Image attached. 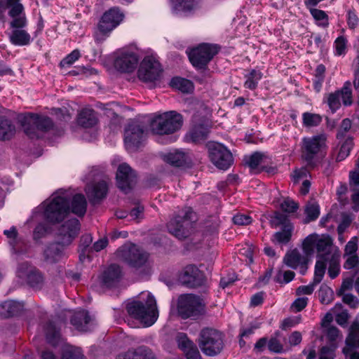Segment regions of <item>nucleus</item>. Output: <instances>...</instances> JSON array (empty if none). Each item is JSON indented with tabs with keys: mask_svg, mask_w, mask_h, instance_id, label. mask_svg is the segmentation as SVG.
<instances>
[{
	"mask_svg": "<svg viewBox=\"0 0 359 359\" xmlns=\"http://www.w3.org/2000/svg\"><path fill=\"white\" fill-rule=\"evenodd\" d=\"M358 238L354 236L346 243L344 249L345 255H355L358 250Z\"/></svg>",
	"mask_w": 359,
	"mask_h": 359,
	"instance_id": "nucleus-52",
	"label": "nucleus"
},
{
	"mask_svg": "<svg viewBox=\"0 0 359 359\" xmlns=\"http://www.w3.org/2000/svg\"><path fill=\"white\" fill-rule=\"evenodd\" d=\"M346 344L348 346L359 347V322L355 320L349 328V333L346 339Z\"/></svg>",
	"mask_w": 359,
	"mask_h": 359,
	"instance_id": "nucleus-33",
	"label": "nucleus"
},
{
	"mask_svg": "<svg viewBox=\"0 0 359 359\" xmlns=\"http://www.w3.org/2000/svg\"><path fill=\"white\" fill-rule=\"evenodd\" d=\"M121 278V269L118 265L112 264L102 273L101 281L106 287H111L118 282Z\"/></svg>",
	"mask_w": 359,
	"mask_h": 359,
	"instance_id": "nucleus-26",
	"label": "nucleus"
},
{
	"mask_svg": "<svg viewBox=\"0 0 359 359\" xmlns=\"http://www.w3.org/2000/svg\"><path fill=\"white\" fill-rule=\"evenodd\" d=\"M309 176V172L306 168H301L294 171L292 175L294 183L299 182L300 180H304Z\"/></svg>",
	"mask_w": 359,
	"mask_h": 359,
	"instance_id": "nucleus-55",
	"label": "nucleus"
},
{
	"mask_svg": "<svg viewBox=\"0 0 359 359\" xmlns=\"http://www.w3.org/2000/svg\"><path fill=\"white\" fill-rule=\"evenodd\" d=\"M172 84L183 92H188L192 88V83L189 81L183 79L172 80Z\"/></svg>",
	"mask_w": 359,
	"mask_h": 359,
	"instance_id": "nucleus-53",
	"label": "nucleus"
},
{
	"mask_svg": "<svg viewBox=\"0 0 359 359\" xmlns=\"http://www.w3.org/2000/svg\"><path fill=\"white\" fill-rule=\"evenodd\" d=\"M161 73L160 63L152 57H146L140 63L137 76L144 82H153L160 79Z\"/></svg>",
	"mask_w": 359,
	"mask_h": 359,
	"instance_id": "nucleus-17",
	"label": "nucleus"
},
{
	"mask_svg": "<svg viewBox=\"0 0 359 359\" xmlns=\"http://www.w3.org/2000/svg\"><path fill=\"white\" fill-rule=\"evenodd\" d=\"M198 345L202 352L209 356L219 353L224 346L222 334L217 330L204 328L201 331Z\"/></svg>",
	"mask_w": 359,
	"mask_h": 359,
	"instance_id": "nucleus-11",
	"label": "nucleus"
},
{
	"mask_svg": "<svg viewBox=\"0 0 359 359\" xmlns=\"http://www.w3.org/2000/svg\"><path fill=\"white\" fill-rule=\"evenodd\" d=\"M336 55H341L345 53L346 39L344 36L338 37L334 42Z\"/></svg>",
	"mask_w": 359,
	"mask_h": 359,
	"instance_id": "nucleus-57",
	"label": "nucleus"
},
{
	"mask_svg": "<svg viewBox=\"0 0 359 359\" xmlns=\"http://www.w3.org/2000/svg\"><path fill=\"white\" fill-rule=\"evenodd\" d=\"M286 216L280 212H276L271 217V223L275 227L283 224H286Z\"/></svg>",
	"mask_w": 359,
	"mask_h": 359,
	"instance_id": "nucleus-60",
	"label": "nucleus"
},
{
	"mask_svg": "<svg viewBox=\"0 0 359 359\" xmlns=\"http://www.w3.org/2000/svg\"><path fill=\"white\" fill-rule=\"evenodd\" d=\"M116 359H154V357L149 348L139 346L118 355Z\"/></svg>",
	"mask_w": 359,
	"mask_h": 359,
	"instance_id": "nucleus-25",
	"label": "nucleus"
},
{
	"mask_svg": "<svg viewBox=\"0 0 359 359\" xmlns=\"http://www.w3.org/2000/svg\"><path fill=\"white\" fill-rule=\"evenodd\" d=\"M218 48L215 45L203 43L188 53L191 64L198 68H203L217 53Z\"/></svg>",
	"mask_w": 359,
	"mask_h": 359,
	"instance_id": "nucleus-15",
	"label": "nucleus"
},
{
	"mask_svg": "<svg viewBox=\"0 0 359 359\" xmlns=\"http://www.w3.org/2000/svg\"><path fill=\"white\" fill-rule=\"evenodd\" d=\"M348 258L344 263V267L348 269H353L359 264V257L355 255H348Z\"/></svg>",
	"mask_w": 359,
	"mask_h": 359,
	"instance_id": "nucleus-62",
	"label": "nucleus"
},
{
	"mask_svg": "<svg viewBox=\"0 0 359 359\" xmlns=\"http://www.w3.org/2000/svg\"><path fill=\"white\" fill-rule=\"evenodd\" d=\"M177 11L188 12L195 6V0H170Z\"/></svg>",
	"mask_w": 359,
	"mask_h": 359,
	"instance_id": "nucleus-41",
	"label": "nucleus"
},
{
	"mask_svg": "<svg viewBox=\"0 0 359 359\" xmlns=\"http://www.w3.org/2000/svg\"><path fill=\"white\" fill-rule=\"evenodd\" d=\"M61 359H83V355L79 348L68 347L64 351Z\"/></svg>",
	"mask_w": 359,
	"mask_h": 359,
	"instance_id": "nucleus-45",
	"label": "nucleus"
},
{
	"mask_svg": "<svg viewBox=\"0 0 359 359\" xmlns=\"http://www.w3.org/2000/svg\"><path fill=\"white\" fill-rule=\"evenodd\" d=\"M233 221L237 225H248L252 222V219L248 215L237 214L233 217Z\"/></svg>",
	"mask_w": 359,
	"mask_h": 359,
	"instance_id": "nucleus-59",
	"label": "nucleus"
},
{
	"mask_svg": "<svg viewBox=\"0 0 359 359\" xmlns=\"http://www.w3.org/2000/svg\"><path fill=\"white\" fill-rule=\"evenodd\" d=\"M264 156L259 152H255L250 156L245 157L246 164L251 170H256L258 166L263 162Z\"/></svg>",
	"mask_w": 359,
	"mask_h": 359,
	"instance_id": "nucleus-43",
	"label": "nucleus"
},
{
	"mask_svg": "<svg viewBox=\"0 0 359 359\" xmlns=\"http://www.w3.org/2000/svg\"><path fill=\"white\" fill-rule=\"evenodd\" d=\"M184 352L187 359H201L200 353L195 345Z\"/></svg>",
	"mask_w": 359,
	"mask_h": 359,
	"instance_id": "nucleus-64",
	"label": "nucleus"
},
{
	"mask_svg": "<svg viewBox=\"0 0 359 359\" xmlns=\"http://www.w3.org/2000/svg\"><path fill=\"white\" fill-rule=\"evenodd\" d=\"M80 56L81 54L78 50H73L60 62L61 67H65L72 65L80 57Z\"/></svg>",
	"mask_w": 359,
	"mask_h": 359,
	"instance_id": "nucleus-50",
	"label": "nucleus"
},
{
	"mask_svg": "<svg viewBox=\"0 0 359 359\" xmlns=\"http://www.w3.org/2000/svg\"><path fill=\"white\" fill-rule=\"evenodd\" d=\"M91 320V317L86 311L81 310L75 312L71 319L72 324L79 331H87L88 325Z\"/></svg>",
	"mask_w": 359,
	"mask_h": 359,
	"instance_id": "nucleus-29",
	"label": "nucleus"
},
{
	"mask_svg": "<svg viewBox=\"0 0 359 359\" xmlns=\"http://www.w3.org/2000/svg\"><path fill=\"white\" fill-rule=\"evenodd\" d=\"M194 212L187 208L183 215H177L172 219L168 224V231L179 239L187 238L191 229Z\"/></svg>",
	"mask_w": 359,
	"mask_h": 359,
	"instance_id": "nucleus-13",
	"label": "nucleus"
},
{
	"mask_svg": "<svg viewBox=\"0 0 359 359\" xmlns=\"http://www.w3.org/2000/svg\"><path fill=\"white\" fill-rule=\"evenodd\" d=\"M108 190V185L106 181L102 180L86 187V192L90 201L96 202L104 198Z\"/></svg>",
	"mask_w": 359,
	"mask_h": 359,
	"instance_id": "nucleus-24",
	"label": "nucleus"
},
{
	"mask_svg": "<svg viewBox=\"0 0 359 359\" xmlns=\"http://www.w3.org/2000/svg\"><path fill=\"white\" fill-rule=\"evenodd\" d=\"M177 341L178 344V346L183 351L191 348L194 344L192 341H191L187 335L184 333H179L177 337Z\"/></svg>",
	"mask_w": 359,
	"mask_h": 359,
	"instance_id": "nucleus-51",
	"label": "nucleus"
},
{
	"mask_svg": "<svg viewBox=\"0 0 359 359\" xmlns=\"http://www.w3.org/2000/svg\"><path fill=\"white\" fill-rule=\"evenodd\" d=\"M327 136L325 133H320L311 137L302 139V158L307 165L313 168L316 165V156L327 148Z\"/></svg>",
	"mask_w": 359,
	"mask_h": 359,
	"instance_id": "nucleus-10",
	"label": "nucleus"
},
{
	"mask_svg": "<svg viewBox=\"0 0 359 359\" xmlns=\"http://www.w3.org/2000/svg\"><path fill=\"white\" fill-rule=\"evenodd\" d=\"M177 310L182 319H196L205 313V303L197 295L184 294L177 299Z\"/></svg>",
	"mask_w": 359,
	"mask_h": 359,
	"instance_id": "nucleus-7",
	"label": "nucleus"
},
{
	"mask_svg": "<svg viewBox=\"0 0 359 359\" xmlns=\"http://www.w3.org/2000/svg\"><path fill=\"white\" fill-rule=\"evenodd\" d=\"M311 256L305 253L303 255L297 249H294L287 252L283 257V263L293 269L299 268L301 273L304 274L308 269L307 265Z\"/></svg>",
	"mask_w": 359,
	"mask_h": 359,
	"instance_id": "nucleus-21",
	"label": "nucleus"
},
{
	"mask_svg": "<svg viewBox=\"0 0 359 359\" xmlns=\"http://www.w3.org/2000/svg\"><path fill=\"white\" fill-rule=\"evenodd\" d=\"M18 274L20 278H26L29 284L34 287L40 286L43 281L42 274L27 263L21 264L18 266Z\"/></svg>",
	"mask_w": 359,
	"mask_h": 359,
	"instance_id": "nucleus-23",
	"label": "nucleus"
},
{
	"mask_svg": "<svg viewBox=\"0 0 359 359\" xmlns=\"http://www.w3.org/2000/svg\"><path fill=\"white\" fill-rule=\"evenodd\" d=\"M23 305L15 301H6L0 305V316L9 318L18 315L22 309Z\"/></svg>",
	"mask_w": 359,
	"mask_h": 359,
	"instance_id": "nucleus-30",
	"label": "nucleus"
},
{
	"mask_svg": "<svg viewBox=\"0 0 359 359\" xmlns=\"http://www.w3.org/2000/svg\"><path fill=\"white\" fill-rule=\"evenodd\" d=\"M340 253L332 255V257L326 259V266L328 265V274L331 278H336L340 271L339 266Z\"/></svg>",
	"mask_w": 359,
	"mask_h": 359,
	"instance_id": "nucleus-34",
	"label": "nucleus"
},
{
	"mask_svg": "<svg viewBox=\"0 0 359 359\" xmlns=\"http://www.w3.org/2000/svg\"><path fill=\"white\" fill-rule=\"evenodd\" d=\"M145 126L138 120L130 121L125 128L124 141L126 149L135 150L142 143L145 136Z\"/></svg>",
	"mask_w": 359,
	"mask_h": 359,
	"instance_id": "nucleus-14",
	"label": "nucleus"
},
{
	"mask_svg": "<svg viewBox=\"0 0 359 359\" xmlns=\"http://www.w3.org/2000/svg\"><path fill=\"white\" fill-rule=\"evenodd\" d=\"M295 273L292 271L282 272L279 271L275 277L276 282L283 285L290 282L294 277Z\"/></svg>",
	"mask_w": 359,
	"mask_h": 359,
	"instance_id": "nucleus-48",
	"label": "nucleus"
},
{
	"mask_svg": "<svg viewBox=\"0 0 359 359\" xmlns=\"http://www.w3.org/2000/svg\"><path fill=\"white\" fill-rule=\"evenodd\" d=\"M77 122L79 126L88 128L97 124V118L94 110L86 108L79 113Z\"/></svg>",
	"mask_w": 359,
	"mask_h": 359,
	"instance_id": "nucleus-28",
	"label": "nucleus"
},
{
	"mask_svg": "<svg viewBox=\"0 0 359 359\" xmlns=\"http://www.w3.org/2000/svg\"><path fill=\"white\" fill-rule=\"evenodd\" d=\"M210 131L208 119L198 115H194L192 119V127L187 134L186 138L188 141L199 143L205 140Z\"/></svg>",
	"mask_w": 359,
	"mask_h": 359,
	"instance_id": "nucleus-18",
	"label": "nucleus"
},
{
	"mask_svg": "<svg viewBox=\"0 0 359 359\" xmlns=\"http://www.w3.org/2000/svg\"><path fill=\"white\" fill-rule=\"evenodd\" d=\"M262 74L261 72L252 69L248 74L245 75V81L244 86L250 90H255L261 80Z\"/></svg>",
	"mask_w": 359,
	"mask_h": 359,
	"instance_id": "nucleus-36",
	"label": "nucleus"
},
{
	"mask_svg": "<svg viewBox=\"0 0 359 359\" xmlns=\"http://www.w3.org/2000/svg\"><path fill=\"white\" fill-rule=\"evenodd\" d=\"M311 13L320 25L324 27L327 25V16L324 11L316 8H312L311 9Z\"/></svg>",
	"mask_w": 359,
	"mask_h": 359,
	"instance_id": "nucleus-49",
	"label": "nucleus"
},
{
	"mask_svg": "<svg viewBox=\"0 0 359 359\" xmlns=\"http://www.w3.org/2000/svg\"><path fill=\"white\" fill-rule=\"evenodd\" d=\"M293 229L294 226L290 222L285 224L280 231L273 234V243L278 245L287 244L291 240Z\"/></svg>",
	"mask_w": 359,
	"mask_h": 359,
	"instance_id": "nucleus-27",
	"label": "nucleus"
},
{
	"mask_svg": "<svg viewBox=\"0 0 359 359\" xmlns=\"http://www.w3.org/2000/svg\"><path fill=\"white\" fill-rule=\"evenodd\" d=\"M139 57L137 53L130 50H123L115 60V67L123 72L134 71L138 64Z\"/></svg>",
	"mask_w": 359,
	"mask_h": 359,
	"instance_id": "nucleus-22",
	"label": "nucleus"
},
{
	"mask_svg": "<svg viewBox=\"0 0 359 359\" xmlns=\"http://www.w3.org/2000/svg\"><path fill=\"white\" fill-rule=\"evenodd\" d=\"M303 125L306 127H315L322 122V117L317 114L305 112L302 114Z\"/></svg>",
	"mask_w": 359,
	"mask_h": 359,
	"instance_id": "nucleus-42",
	"label": "nucleus"
},
{
	"mask_svg": "<svg viewBox=\"0 0 359 359\" xmlns=\"http://www.w3.org/2000/svg\"><path fill=\"white\" fill-rule=\"evenodd\" d=\"M319 298L323 304H329L333 299V291L327 286H321L319 290Z\"/></svg>",
	"mask_w": 359,
	"mask_h": 359,
	"instance_id": "nucleus-46",
	"label": "nucleus"
},
{
	"mask_svg": "<svg viewBox=\"0 0 359 359\" xmlns=\"http://www.w3.org/2000/svg\"><path fill=\"white\" fill-rule=\"evenodd\" d=\"M208 147L211 162L221 170L228 169L233 163V156L230 151L217 142H210Z\"/></svg>",
	"mask_w": 359,
	"mask_h": 359,
	"instance_id": "nucleus-16",
	"label": "nucleus"
},
{
	"mask_svg": "<svg viewBox=\"0 0 359 359\" xmlns=\"http://www.w3.org/2000/svg\"><path fill=\"white\" fill-rule=\"evenodd\" d=\"M342 305L337 304L332 309V311L336 314V322L341 326L345 327L347 325L349 314L346 310H342Z\"/></svg>",
	"mask_w": 359,
	"mask_h": 359,
	"instance_id": "nucleus-39",
	"label": "nucleus"
},
{
	"mask_svg": "<svg viewBox=\"0 0 359 359\" xmlns=\"http://www.w3.org/2000/svg\"><path fill=\"white\" fill-rule=\"evenodd\" d=\"M268 348L270 351L274 353H281L283 351V345L276 338H271L268 341Z\"/></svg>",
	"mask_w": 359,
	"mask_h": 359,
	"instance_id": "nucleus-61",
	"label": "nucleus"
},
{
	"mask_svg": "<svg viewBox=\"0 0 359 359\" xmlns=\"http://www.w3.org/2000/svg\"><path fill=\"white\" fill-rule=\"evenodd\" d=\"M19 121L25 133L30 138H39L41 136V133L53 127V122L50 118L32 113L20 116Z\"/></svg>",
	"mask_w": 359,
	"mask_h": 359,
	"instance_id": "nucleus-9",
	"label": "nucleus"
},
{
	"mask_svg": "<svg viewBox=\"0 0 359 359\" xmlns=\"http://www.w3.org/2000/svg\"><path fill=\"white\" fill-rule=\"evenodd\" d=\"M15 130V126L8 120L0 121V139H10L14 135Z\"/></svg>",
	"mask_w": 359,
	"mask_h": 359,
	"instance_id": "nucleus-37",
	"label": "nucleus"
},
{
	"mask_svg": "<svg viewBox=\"0 0 359 359\" xmlns=\"http://www.w3.org/2000/svg\"><path fill=\"white\" fill-rule=\"evenodd\" d=\"M126 309L130 318L144 327L154 325L158 318L156 300L148 291L142 292L135 299L128 302Z\"/></svg>",
	"mask_w": 359,
	"mask_h": 359,
	"instance_id": "nucleus-3",
	"label": "nucleus"
},
{
	"mask_svg": "<svg viewBox=\"0 0 359 359\" xmlns=\"http://www.w3.org/2000/svg\"><path fill=\"white\" fill-rule=\"evenodd\" d=\"M116 183L118 187L128 193L136 183V174L126 163L121 164L116 172Z\"/></svg>",
	"mask_w": 359,
	"mask_h": 359,
	"instance_id": "nucleus-20",
	"label": "nucleus"
},
{
	"mask_svg": "<svg viewBox=\"0 0 359 359\" xmlns=\"http://www.w3.org/2000/svg\"><path fill=\"white\" fill-rule=\"evenodd\" d=\"M335 349V347H328V346H323L321 348L320 351V355L319 359H333L334 357V350Z\"/></svg>",
	"mask_w": 359,
	"mask_h": 359,
	"instance_id": "nucleus-63",
	"label": "nucleus"
},
{
	"mask_svg": "<svg viewBox=\"0 0 359 359\" xmlns=\"http://www.w3.org/2000/svg\"><path fill=\"white\" fill-rule=\"evenodd\" d=\"M182 123V115L170 111L155 116L151 122V128L158 135L172 134L180 129Z\"/></svg>",
	"mask_w": 359,
	"mask_h": 359,
	"instance_id": "nucleus-8",
	"label": "nucleus"
},
{
	"mask_svg": "<svg viewBox=\"0 0 359 359\" xmlns=\"http://www.w3.org/2000/svg\"><path fill=\"white\" fill-rule=\"evenodd\" d=\"M341 296L343 302L351 308L355 309L359 306V300L355 296L344 293Z\"/></svg>",
	"mask_w": 359,
	"mask_h": 359,
	"instance_id": "nucleus-56",
	"label": "nucleus"
},
{
	"mask_svg": "<svg viewBox=\"0 0 359 359\" xmlns=\"http://www.w3.org/2000/svg\"><path fill=\"white\" fill-rule=\"evenodd\" d=\"M117 258L132 267L139 268L144 265L148 255L137 245L128 243L120 247L116 252Z\"/></svg>",
	"mask_w": 359,
	"mask_h": 359,
	"instance_id": "nucleus-12",
	"label": "nucleus"
},
{
	"mask_svg": "<svg viewBox=\"0 0 359 359\" xmlns=\"http://www.w3.org/2000/svg\"><path fill=\"white\" fill-rule=\"evenodd\" d=\"M79 220L73 218L65 222L58 230L60 242L48 245L43 252L44 261L48 264H55L66 256L65 246L69 245L79 233Z\"/></svg>",
	"mask_w": 359,
	"mask_h": 359,
	"instance_id": "nucleus-4",
	"label": "nucleus"
},
{
	"mask_svg": "<svg viewBox=\"0 0 359 359\" xmlns=\"http://www.w3.org/2000/svg\"><path fill=\"white\" fill-rule=\"evenodd\" d=\"M326 270V259L318 258L316 265L313 277L314 285H318L321 282Z\"/></svg>",
	"mask_w": 359,
	"mask_h": 359,
	"instance_id": "nucleus-38",
	"label": "nucleus"
},
{
	"mask_svg": "<svg viewBox=\"0 0 359 359\" xmlns=\"http://www.w3.org/2000/svg\"><path fill=\"white\" fill-rule=\"evenodd\" d=\"M302 250L306 255H313L315 250L318 258L326 259L339 252V248L333 245V241L327 235L313 233L309 235L302 242Z\"/></svg>",
	"mask_w": 359,
	"mask_h": 359,
	"instance_id": "nucleus-5",
	"label": "nucleus"
},
{
	"mask_svg": "<svg viewBox=\"0 0 359 359\" xmlns=\"http://www.w3.org/2000/svg\"><path fill=\"white\" fill-rule=\"evenodd\" d=\"M45 332L48 341L54 344L60 338V332L56 326L52 323H49L45 327Z\"/></svg>",
	"mask_w": 359,
	"mask_h": 359,
	"instance_id": "nucleus-44",
	"label": "nucleus"
},
{
	"mask_svg": "<svg viewBox=\"0 0 359 359\" xmlns=\"http://www.w3.org/2000/svg\"><path fill=\"white\" fill-rule=\"evenodd\" d=\"M6 9H8V15L11 18L10 26L13 30L9 35L11 42L15 46L28 45L31 36L24 29L27 22L22 4L20 0H0V14Z\"/></svg>",
	"mask_w": 359,
	"mask_h": 359,
	"instance_id": "nucleus-2",
	"label": "nucleus"
},
{
	"mask_svg": "<svg viewBox=\"0 0 359 359\" xmlns=\"http://www.w3.org/2000/svg\"><path fill=\"white\" fill-rule=\"evenodd\" d=\"M353 146V139L351 137L346 138L340 147V149L336 157V161H341L348 157Z\"/></svg>",
	"mask_w": 359,
	"mask_h": 359,
	"instance_id": "nucleus-40",
	"label": "nucleus"
},
{
	"mask_svg": "<svg viewBox=\"0 0 359 359\" xmlns=\"http://www.w3.org/2000/svg\"><path fill=\"white\" fill-rule=\"evenodd\" d=\"M70 201H72V212L78 216H83L87 206L85 196L80 194L72 196L69 191L60 189L43 203L46 218L52 223L62 221L69 213Z\"/></svg>",
	"mask_w": 359,
	"mask_h": 359,
	"instance_id": "nucleus-1",
	"label": "nucleus"
},
{
	"mask_svg": "<svg viewBox=\"0 0 359 359\" xmlns=\"http://www.w3.org/2000/svg\"><path fill=\"white\" fill-rule=\"evenodd\" d=\"M305 223L316 220L320 215V206L316 201H309L305 206Z\"/></svg>",
	"mask_w": 359,
	"mask_h": 359,
	"instance_id": "nucleus-35",
	"label": "nucleus"
},
{
	"mask_svg": "<svg viewBox=\"0 0 359 359\" xmlns=\"http://www.w3.org/2000/svg\"><path fill=\"white\" fill-rule=\"evenodd\" d=\"M187 156L184 152L175 151L165 155L164 160L176 167L183 166L187 162Z\"/></svg>",
	"mask_w": 359,
	"mask_h": 359,
	"instance_id": "nucleus-32",
	"label": "nucleus"
},
{
	"mask_svg": "<svg viewBox=\"0 0 359 359\" xmlns=\"http://www.w3.org/2000/svg\"><path fill=\"white\" fill-rule=\"evenodd\" d=\"M326 336L328 339L332 342L331 347H335V342L338 339L341 340L342 334L340 333L339 329L334 326H330L326 329Z\"/></svg>",
	"mask_w": 359,
	"mask_h": 359,
	"instance_id": "nucleus-47",
	"label": "nucleus"
},
{
	"mask_svg": "<svg viewBox=\"0 0 359 359\" xmlns=\"http://www.w3.org/2000/svg\"><path fill=\"white\" fill-rule=\"evenodd\" d=\"M124 15L117 8H112L106 11L100 18L93 34L96 43H100L105 41L123 20Z\"/></svg>",
	"mask_w": 359,
	"mask_h": 359,
	"instance_id": "nucleus-6",
	"label": "nucleus"
},
{
	"mask_svg": "<svg viewBox=\"0 0 359 359\" xmlns=\"http://www.w3.org/2000/svg\"><path fill=\"white\" fill-rule=\"evenodd\" d=\"M201 271L194 265L187 266L184 272V283L194 287L200 283Z\"/></svg>",
	"mask_w": 359,
	"mask_h": 359,
	"instance_id": "nucleus-31",
	"label": "nucleus"
},
{
	"mask_svg": "<svg viewBox=\"0 0 359 359\" xmlns=\"http://www.w3.org/2000/svg\"><path fill=\"white\" fill-rule=\"evenodd\" d=\"M351 121L348 118L344 119L340 125L339 129L338 130L337 137L338 139H341L344 137L345 134L351 129Z\"/></svg>",
	"mask_w": 359,
	"mask_h": 359,
	"instance_id": "nucleus-58",
	"label": "nucleus"
},
{
	"mask_svg": "<svg viewBox=\"0 0 359 359\" xmlns=\"http://www.w3.org/2000/svg\"><path fill=\"white\" fill-rule=\"evenodd\" d=\"M341 100L346 106L351 105L352 103V91L348 82L345 83L341 90L327 95V103L333 113L340 107Z\"/></svg>",
	"mask_w": 359,
	"mask_h": 359,
	"instance_id": "nucleus-19",
	"label": "nucleus"
},
{
	"mask_svg": "<svg viewBox=\"0 0 359 359\" xmlns=\"http://www.w3.org/2000/svg\"><path fill=\"white\" fill-rule=\"evenodd\" d=\"M281 209L286 212H294L298 208V205L293 200L285 199L280 204Z\"/></svg>",
	"mask_w": 359,
	"mask_h": 359,
	"instance_id": "nucleus-54",
	"label": "nucleus"
}]
</instances>
